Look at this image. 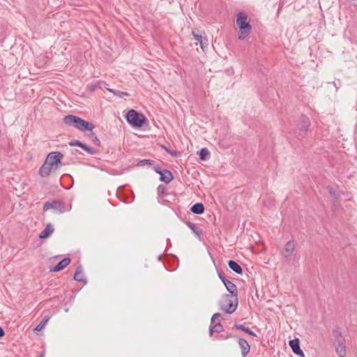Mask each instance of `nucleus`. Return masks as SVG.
I'll return each instance as SVG.
<instances>
[{
    "label": "nucleus",
    "mask_w": 357,
    "mask_h": 357,
    "mask_svg": "<svg viewBox=\"0 0 357 357\" xmlns=\"http://www.w3.org/2000/svg\"><path fill=\"white\" fill-rule=\"evenodd\" d=\"M63 121L66 125L73 126L81 131H91L94 128L93 123L73 114L65 116Z\"/></svg>",
    "instance_id": "obj_1"
},
{
    "label": "nucleus",
    "mask_w": 357,
    "mask_h": 357,
    "mask_svg": "<svg viewBox=\"0 0 357 357\" xmlns=\"http://www.w3.org/2000/svg\"><path fill=\"white\" fill-rule=\"evenodd\" d=\"M236 25L239 29L238 38L244 40L250 33L252 26L248 20V15L243 12H239L236 16Z\"/></svg>",
    "instance_id": "obj_2"
},
{
    "label": "nucleus",
    "mask_w": 357,
    "mask_h": 357,
    "mask_svg": "<svg viewBox=\"0 0 357 357\" xmlns=\"http://www.w3.org/2000/svg\"><path fill=\"white\" fill-rule=\"evenodd\" d=\"M126 119L130 125L137 128H142L147 121L143 114L139 113L133 109H130L127 112Z\"/></svg>",
    "instance_id": "obj_3"
},
{
    "label": "nucleus",
    "mask_w": 357,
    "mask_h": 357,
    "mask_svg": "<svg viewBox=\"0 0 357 357\" xmlns=\"http://www.w3.org/2000/svg\"><path fill=\"white\" fill-rule=\"evenodd\" d=\"M238 305V296H233L231 294L224 296V301L220 303V308L227 314L233 313Z\"/></svg>",
    "instance_id": "obj_4"
},
{
    "label": "nucleus",
    "mask_w": 357,
    "mask_h": 357,
    "mask_svg": "<svg viewBox=\"0 0 357 357\" xmlns=\"http://www.w3.org/2000/svg\"><path fill=\"white\" fill-rule=\"evenodd\" d=\"M63 157V155L62 153L54 151L47 155L45 161L47 162V163L54 168V170H56L59 165H61V159Z\"/></svg>",
    "instance_id": "obj_5"
},
{
    "label": "nucleus",
    "mask_w": 357,
    "mask_h": 357,
    "mask_svg": "<svg viewBox=\"0 0 357 357\" xmlns=\"http://www.w3.org/2000/svg\"><path fill=\"white\" fill-rule=\"evenodd\" d=\"M49 209H54L60 213H63L66 211L64 203L59 199H54L52 202H47L43 205V210L47 211Z\"/></svg>",
    "instance_id": "obj_6"
},
{
    "label": "nucleus",
    "mask_w": 357,
    "mask_h": 357,
    "mask_svg": "<svg viewBox=\"0 0 357 357\" xmlns=\"http://www.w3.org/2000/svg\"><path fill=\"white\" fill-rule=\"evenodd\" d=\"M153 169L160 175V180L165 183H169L174 179L173 174L169 170L162 169L158 164L153 167Z\"/></svg>",
    "instance_id": "obj_7"
},
{
    "label": "nucleus",
    "mask_w": 357,
    "mask_h": 357,
    "mask_svg": "<svg viewBox=\"0 0 357 357\" xmlns=\"http://www.w3.org/2000/svg\"><path fill=\"white\" fill-rule=\"evenodd\" d=\"M218 276L221 281L225 284L227 291L233 296H237L238 295V289L236 285L232 282L227 280L222 273H218Z\"/></svg>",
    "instance_id": "obj_8"
},
{
    "label": "nucleus",
    "mask_w": 357,
    "mask_h": 357,
    "mask_svg": "<svg viewBox=\"0 0 357 357\" xmlns=\"http://www.w3.org/2000/svg\"><path fill=\"white\" fill-rule=\"evenodd\" d=\"M69 145L70 146H78V147H80L81 149H82L83 150L86 151L90 155H95L98 152L97 150L94 149L93 148H92L91 146H89L86 144H84V143H83V142H80L79 140H77V139L70 141L69 142Z\"/></svg>",
    "instance_id": "obj_9"
},
{
    "label": "nucleus",
    "mask_w": 357,
    "mask_h": 357,
    "mask_svg": "<svg viewBox=\"0 0 357 357\" xmlns=\"http://www.w3.org/2000/svg\"><path fill=\"white\" fill-rule=\"evenodd\" d=\"M332 335L333 337V344H346V340L342 332L340 331V328L338 326H336L332 331Z\"/></svg>",
    "instance_id": "obj_10"
},
{
    "label": "nucleus",
    "mask_w": 357,
    "mask_h": 357,
    "mask_svg": "<svg viewBox=\"0 0 357 357\" xmlns=\"http://www.w3.org/2000/svg\"><path fill=\"white\" fill-rule=\"evenodd\" d=\"M289 344L294 354L300 357H305V354L301 349L300 340L298 337L289 340Z\"/></svg>",
    "instance_id": "obj_11"
},
{
    "label": "nucleus",
    "mask_w": 357,
    "mask_h": 357,
    "mask_svg": "<svg viewBox=\"0 0 357 357\" xmlns=\"http://www.w3.org/2000/svg\"><path fill=\"white\" fill-rule=\"evenodd\" d=\"M295 250V244L293 241H288L284 246L283 257L286 261H289Z\"/></svg>",
    "instance_id": "obj_12"
},
{
    "label": "nucleus",
    "mask_w": 357,
    "mask_h": 357,
    "mask_svg": "<svg viewBox=\"0 0 357 357\" xmlns=\"http://www.w3.org/2000/svg\"><path fill=\"white\" fill-rule=\"evenodd\" d=\"M310 126V121L307 116L302 114L298 119V128L300 131L306 132Z\"/></svg>",
    "instance_id": "obj_13"
},
{
    "label": "nucleus",
    "mask_w": 357,
    "mask_h": 357,
    "mask_svg": "<svg viewBox=\"0 0 357 357\" xmlns=\"http://www.w3.org/2000/svg\"><path fill=\"white\" fill-rule=\"evenodd\" d=\"M71 261V259L70 257H65L61 261H59L56 265L54 266H51L50 268V271L51 272H58L63 269H64Z\"/></svg>",
    "instance_id": "obj_14"
},
{
    "label": "nucleus",
    "mask_w": 357,
    "mask_h": 357,
    "mask_svg": "<svg viewBox=\"0 0 357 357\" xmlns=\"http://www.w3.org/2000/svg\"><path fill=\"white\" fill-rule=\"evenodd\" d=\"M192 33L194 38L199 43L200 47L202 49V50L205 51V50L207 49L208 46V39L204 38L202 34L196 33L194 30H192Z\"/></svg>",
    "instance_id": "obj_15"
},
{
    "label": "nucleus",
    "mask_w": 357,
    "mask_h": 357,
    "mask_svg": "<svg viewBox=\"0 0 357 357\" xmlns=\"http://www.w3.org/2000/svg\"><path fill=\"white\" fill-rule=\"evenodd\" d=\"M238 345L241 351V355L243 357H245L250 351V346L248 341L243 338L238 339Z\"/></svg>",
    "instance_id": "obj_16"
},
{
    "label": "nucleus",
    "mask_w": 357,
    "mask_h": 357,
    "mask_svg": "<svg viewBox=\"0 0 357 357\" xmlns=\"http://www.w3.org/2000/svg\"><path fill=\"white\" fill-rule=\"evenodd\" d=\"M52 170H54V168L45 161L40 167L38 174L41 177H45L50 174Z\"/></svg>",
    "instance_id": "obj_17"
},
{
    "label": "nucleus",
    "mask_w": 357,
    "mask_h": 357,
    "mask_svg": "<svg viewBox=\"0 0 357 357\" xmlns=\"http://www.w3.org/2000/svg\"><path fill=\"white\" fill-rule=\"evenodd\" d=\"M54 227L51 223H48L45 228L39 234L38 237L41 239L47 238L54 232Z\"/></svg>",
    "instance_id": "obj_18"
},
{
    "label": "nucleus",
    "mask_w": 357,
    "mask_h": 357,
    "mask_svg": "<svg viewBox=\"0 0 357 357\" xmlns=\"http://www.w3.org/2000/svg\"><path fill=\"white\" fill-rule=\"evenodd\" d=\"M73 278L75 281L82 282L84 284L87 283V280L84 278L82 266L81 265L76 268Z\"/></svg>",
    "instance_id": "obj_19"
},
{
    "label": "nucleus",
    "mask_w": 357,
    "mask_h": 357,
    "mask_svg": "<svg viewBox=\"0 0 357 357\" xmlns=\"http://www.w3.org/2000/svg\"><path fill=\"white\" fill-rule=\"evenodd\" d=\"M186 225L190 228L192 231L196 235V236L199 239L202 240V231L199 227L196 226L195 224L193 222H191L190 221L185 222Z\"/></svg>",
    "instance_id": "obj_20"
},
{
    "label": "nucleus",
    "mask_w": 357,
    "mask_h": 357,
    "mask_svg": "<svg viewBox=\"0 0 357 357\" xmlns=\"http://www.w3.org/2000/svg\"><path fill=\"white\" fill-rule=\"evenodd\" d=\"M204 209H205V208H204V204L200 202L195 203L190 208L191 212L193 213L194 214H197V215H201V214L204 213Z\"/></svg>",
    "instance_id": "obj_21"
},
{
    "label": "nucleus",
    "mask_w": 357,
    "mask_h": 357,
    "mask_svg": "<svg viewBox=\"0 0 357 357\" xmlns=\"http://www.w3.org/2000/svg\"><path fill=\"white\" fill-rule=\"evenodd\" d=\"M228 266L231 270L237 274L241 275L243 273V268L236 261L229 260L228 261Z\"/></svg>",
    "instance_id": "obj_22"
},
{
    "label": "nucleus",
    "mask_w": 357,
    "mask_h": 357,
    "mask_svg": "<svg viewBox=\"0 0 357 357\" xmlns=\"http://www.w3.org/2000/svg\"><path fill=\"white\" fill-rule=\"evenodd\" d=\"M222 331H224V326L220 321L216 322L212 327H209L210 336H212L215 333H220Z\"/></svg>",
    "instance_id": "obj_23"
},
{
    "label": "nucleus",
    "mask_w": 357,
    "mask_h": 357,
    "mask_svg": "<svg viewBox=\"0 0 357 357\" xmlns=\"http://www.w3.org/2000/svg\"><path fill=\"white\" fill-rule=\"evenodd\" d=\"M233 328H236V329H239V330H241L244 332H245L246 333L252 335V336H254V337H256V334L255 332H253L250 328L245 326V325L243 324H235L233 326Z\"/></svg>",
    "instance_id": "obj_24"
},
{
    "label": "nucleus",
    "mask_w": 357,
    "mask_h": 357,
    "mask_svg": "<svg viewBox=\"0 0 357 357\" xmlns=\"http://www.w3.org/2000/svg\"><path fill=\"white\" fill-rule=\"evenodd\" d=\"M346 344L335 345L336 354L339 357H346Z\"/></svg>",
    "instance_id": "obj_25"
},
{
    "label": "nucleus",
    "mask_w": 357,
    "mask_h": 357,
    "mask_svg": "<svg viewBox=\"0 0 357 357\" xmlns=\"http://www.w3.org/2000/svg\"><path fill=\"white\" fill-rule=\"evenodd\" d=\"M209 151L207 148H202L199 153V159L202 161L206 160L207 157L209 155Z\"/></svg>",
    "instance_id": "obj_26"
},
{
    "label": "nucleus",
    "mask_w": 357,
    "mask_h": 357,
    "mask_svg": "<svg viewBox=\"0 0 357 357\" xmlns=\"http://www.w3.org/2000/svg\"><path fill=\"white\" fill-rule=\"evenodd\" d=\"M157 193L158 196H165L167 195V188L163 185H159L157 188Z\"/></svg>",
    "instance_id": "obj_27"
},
{
    "label": "nucleus",
    "mask_w": 357,
    "mask_h": 357,
    "mask_svg": "<svg viewBox=\"0 0 357 357\" xmlns=\"http://www.w3.org/2000/svg\"><path fill=\"white\" fill-rule=\"evenodd\" d=\"M50 319V317L48 316H45L43 319L41 320V321L40 322V324L35 328V331L36 330H40L42 329L45 326V324L47 323V321H49Z\"/></svg>",
    "instance_id": "obj_28"
},
{
    "label": "nucleus",
    "mask_w": 357,
    "mask_h": 357,
    "mask_svg": "<svg viewBox=\"0 0 357 357\" xmlns=\"http://www.w3.org/2000/svg\"><path fill=\"white\" fill-rule=\"evenodd\" d=\"M108 91L109 92H111L112 93H113L114 95H115L116 96H118V97H120V98H122L123 96H129V93H128L127 92H124V91H116L114 89H108Z\"/></svg>",
    "instance_id": "obj_29"
},
{
    "label": "nucleus",
    "mask_w": 357,
    "mask_h": 357,
    "mask_svg": "<svg viewBox=\"0 0 357 357\" xmlns=\"http://www.w3.org/2000/svg\"><path fill=\"white\" fill-rule=\"evenodd\" d=\"M89 137L90 139L92 140V142L98 146H100L101 145V143H100V139L98 138V137L96 136V135L94 133V132H91L90 135H89Z\"/></svg>",
    "instance_id": "obj_30"
},
{
    "label": "nucleus",
    "mask_w": 357,
    "mask_h": 357,
    "mask_svg": "<svg viewBox=\"0 0 357 357\" xmlns=\"http://www.w3.org/2000/svg\"><path fill=\"white\" fill-rule=\"evenodd\" d=\"M154 164V161L152 160L144 159L138 162L137 166H143L145 165H153Z\"/></svg>",
    "instance_id": "obj_31"
},
{
    "label": "nucleus",
    "mask_w": 357,
    "mask_h": 357,
    "mask_svg": "<svg viewBox=\"0 0 357 357\" xmlns=\"http://www.w3.org/2000/svg\"><path fill=\"white\" fill-rule=\"evenodd\" d=\"M162 148L165 150L166 152H167L168 153H169L171 155H173V156H176L177 155V152L175 151H171L169 148H167L166 146L165 145H162L161 146Z\"/></svg>",
    "instance_id": "obj_32"
},
{
    "label": "nucleus",
    "mask_w": 357,
    "mask_h": 357,
    "mask_svg": "<svg viewBox=\"0 0 357 357\" xmlns=\"http://www.w3.org/2000/svg\"><path fill=\"white\" fill-rule=\"evenodd\" d=\"M329 194L334 197L335 199H338L339 195L335 192V190L333 188H328Z\"/></svg>",
    "instance_id": "obj_33"
},
{
    "label": "nucleus",
    "mask_w": 357,
    "mask_h": 357,
    "mask_svg": "<svg viewBox=\"0 0 357 357\" xmlns=\"http://www.w3.org/2000/svg\"><path fill=\"white\" fill-rule=\"evenodd\" d=\"M97 88H98V84H91V85L89 86V89H90V91H94Z\"/></svg>",
    "instance_id": "obj_34"
},
{
    "label": "nucleus",
    "mask_w": 357,
    "mask_h": 357,
    "mask_svg": "<svg viewBox=\"0 0 357 357\" xmlns=\"http://www.w3.org/2000/svg\"><path fill=\"white\" fill-rule=\"evenodd\" d=\"M220 317H221V314L219 312H217V313L213 314L211 317L213 318L214 319H216L217 318Z\"/></svg>",
    "instance_id": "obj_35"
},
{
    "label": "nucleus",
    "mask_w": 357,
    "mask_h": 357,
    "mask_svg": "<svg viewBox=\"0 0 357 357\" xmlns=\"http://www.w3.org/2000/svg\"><path fill=\"white\" fill-rule=\"evenodd\" d=\"M5 335V332L2 327L0 326V338Z\"/></svg>",
    "instance_id": "obj_36"
},
{
    "label": "nucleus",
    "mask_w": 357,
    "mask_h": 357,
    "mask_svg": "<svg viewBox=\"0 0 357 357\" xmlns=\"http://www.w3.org/2000/svg\"><path fill=\"white\" fill-rule=\"evenodd\" d=\"M215 319H214L213 318H212V317H211V323H210V326H209V327H212V326H214V325H215V324H216V323L215 322Z\"/></svg>",
    "instance_id": "obj_37"
},
{
    "label": "nucleus",
    "mask_w": 357,
    "mask_h": 357,
    "mask_svg": "<svg viewBox=\"0 0 357 357\" xmlns=\"http://www.w3.org/2000/svg\"><path fill=\"white\" fill-rule=\"evenodd\" d=\"M45 351H43L39 355L38 357H45Z\"/></svg>",
    "instance_id": "obj_38"
},
{
    "label": "nucleus",
    "mask_w": 357,
    "mask_h": 357,
    "mask_svg": "<svg viewBox=\"0 0 357 357\" xmlns=\"http://www.w3.org/2000/svg\"><path fill=\"white\" fill-rule=\"evenodd\" d=\"M230 337H236V335H233L231 334H229L227 335V336L225 337V339H228V338H230Z\"/></svg>",
    "instance_id": "obj_39"
},
{
    "label": "nucleus",
    "mask_w": 357,
    "mask_h": 357,
    "mask_svg": "<svg viewBox=\"0 0 357 357\" xmlns=\"http://www.w3.org/2000/svg\"><path fill=\"white\" fill-rule=\"evenodd\" d=\"M77 153H81L77 149H75V150L72 151V153H73V154H76Z\"/></svg>",
    "instance_id": "obj_40"
}]
</instances>
